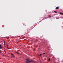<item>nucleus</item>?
<instances>
[{"instance_id": "nucleus-1", "label": "nucleus", "mask_w": 63, "mask_h": 63, "mask_svg": "<svg viewBox=\"0 0 63 63\" xmlns=\"http://www.w3.org/2000/svg\"><path fill=\"white\" fill-rule=\"evenodd\" d=\"M33 61L32 60H31L30 61H29L28 62H26V63H29V62H32Z\"/></svg>"}, {"instance_id": "nucleus-2", "label": "nucleus", "mask_w": 63, "mask_h": 63, "mask_svg": "<svg viewBox=\"0 0 63 63\" xmlns=\"http://www.w3.org/2000/svg\"><path fill=\"white\" fill-rule=\"evenodd\" d=\"M11 56H12V57H15V56H14V55L13 54Z\"/></svg>"}, {"instance_id": "nucleus-3", "label": "nucleus", "mask_w": 63, "mask_h": 63, "mask_svg": "<svg viewBox=\"0 0 63 63\" xmlns=\"http://www.w3.org/2000/svg\"><path fill=\"white\" fill-rule=\"evenodd\" d=\"M0 49H2V46L1 45H0Z\"/></svg>"}, {"instance_id": "nucleus-4", "label": "nucleus", "mask_w": 63, "mask_h": 63, "mask_svg": "<svg viewBox=\"0 0 63 63\" xmlns=\"http://www.w3.org/2000/svg\"><path fill=\"white\" fill-rule=\"evenodd\" d=\"M60 14L61 15H63V13H62L61 12H60Z\"/></svg>"}, {"instance_id": "nucleus-5", "label": "nucleus", "mask_w": 63, "mask_h": 63, "mask_svg": "<svg viewBox=\"0 0 63 63\" xmlns=\"http://www.w3.org/2000/svg\"><path fill=\"white\" fill-rule=\"evenodd\" d=\"M15 53H17L18 54H19V53L18 52H16Z\"/></svg>"}, {"instance_id": "nucleus-6", "label": "nucleus", "mask_w": 63, "mask_h": 63, "mask_svg": "<svg viewBox=\"0 0 63 63\" xmlns=\"http://www.w3.org/2000/svg\"><path fill=\"white\" fill-rule=\"evenodd\" d=\"M59 9V7H57L56 8V9Z\"/></svg>"}, {"instance_id": "nucleus-7", "label": "nucleus", "mask_w": 63, "mask_h": 63, "mask_svg": "<svg viewBox=\"0 0 63 63\" xmlns=\"http://www.w3.org/2000/svg\"><path fill=\"white\" fill-rule=\"evenodd\" d=\"M48 60L49 61H50V58H49V59H48Z\"/></svg>"}, {"instance_id": "nucleus-8", "label": "nucleus", "mask_w": 63, "mask_h": 63, "mask_svg": "<svg viewBox=\"0 0 63 63\" xmlns=\"http://www.w3.org/2000/svg\"><path fill=\"white\" fill-rule=\"evenodd\" d=\"M26 60H27V61H29V60H28V59H26Z\"/></svg>"}, {"instance_id": "nucleus-9", "label": "nucleus", "mask_w": 63, "mask_h": 63, "mask_svg": "<svg viewBox=\"0 0 63 63\" xmlns=\"http://www.w3.org/2000/svg\"><path fill=\"white\" fill-rule=\"evenodd\" d=\"M54 12L55 13H57V12L55 11H54Z\"/></svg>"}, {"instance_id": "nucleus-10", "label": "nucleus", "mask_w": 63, "mask_h": 63, "mask_svg": "<svg viewBox=\"0 0 63 63\" xmlns=\"http://www.w3.org/2000/svg\"><path fill=\"white\" fill-rule=\"evenodd\" d=\"M42 54H40V55H39L40 56H41V55H42Z\"/></svg>"}, {"instance_id": "nucleus-11", "label": "nucleus", "mask_w": 63, "mask_h": 63, "mask_svg": "<svg viewBox=\"0 0 63 63\" xmlns=\"http://www.w3.org/2000/svg\"><path fill=\"white\" fill-rule=\"evenodd\" d=\"M43 54H46V53H43Z\"/></svg>"}, {"instance_id": "nucleus-12", "label": "nucleus", "mask_w": 63, "mask_h": 63, "mask_svg": "<svg viewBox=\"0 0 63 63\" xmlns=\"http://www.w3.org/2000/svg\"><path fill=\"white\" fill-rule=\"evenodd\" d=\"M11 55H12L13 54L11 53Z\"/></svg>"}, {"instance_id": "nucleus-13", "label": "nucleus", "mask_w": 63, "mask_h": 63, "mask_svg": "<svg viewBox=\"0 0 63 63\" xmlns=\"http://www.w3.org/2000/svg\"><path fill=\"white\" fill-rule=\"evenodd\" d=\"M7 48L8 49H9V48L8 47H7Z\"/></svg>"}, {"instance_id": "nucleus-14", "label": "nucleus", "mask_w": 63, "mask_h": 63, "mask_svg": "<svg viewBox=\"0 0 63 63\" xmlns=\"http://www.w3.org/2000/svg\"><path fill=\"white\" fill-rule=\"evenodd\" d=\"M4 44H5V41H4Z\"/></svg>"}, {"instance_id": "nucleus-15", "label": "nucleus", "mask_w": 63, "mask_h": 63, "mask_svg": "<svg viewBox=\"0 0 63 63\" xmlns=\"http://www.w3.org/2000/svg\"><path fill=\"white\" fill-rule=\"evenodd\" d=\"M7 47H8V45H7Z\"/></svg>"}]
</instances>
